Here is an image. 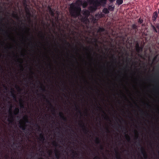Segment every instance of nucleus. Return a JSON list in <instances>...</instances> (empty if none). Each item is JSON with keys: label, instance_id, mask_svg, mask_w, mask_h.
I'll list each match as a JSON object with an SVG mask.
<instances>
[{"label": "nucleus", "instance_id": "nucleus-1", "mask_svg": "<svg viewBox=\"0 0 159 159\" xmlns=\"http://www.w3.org/2000/svg\"><path fill=\"white\" fill-rule=\"evenodd\" d=\"M83 5V7H85L87 5L86 2L83 3L82 1L77 0L75 3H72L70 5L69 9L70 14L71 17L76 18L81 15L80 5Z\"/></svg>", "mask_w": 159, "mask_h": 159}, {"label": "nucleus", "instance_id": "nucleus-2", "mask_svg": "<svg viewBox=\"0 0 159 159\" xmlns=\"http://www.w3.org/2000/svg\"><path fill=\"white\" fill-rule=\"evenodd\" d=\"M88 2L90 5H92L89 7V10L90 12H93L95 11L98 7L101 5V3L104 4H106V0H88Z\"/></svg>", "mask_w": 159, "mask_h": 159}, {"label": "nucleus", "instance_id": "nucleus-3", "mask_svg": "<svg viewBox=\"0 0 159 159\" xmlns=\"http://www.w3.org/2000/svg\"><path fill=\"white\" fill-rule=\"evenodd\" d=\"M8 103L10 104V107L9 110V112L10 114L9 118L8 119V121L10 123H12L14 121V116L12 115V113L11 108L12 107V104H11V102H9Z\"/></svg>", "mask_w": 159, "mask_h": 159}, {"label": "nucleus", "instance_id": "nucleus-4", "mask_svg": "<svg viewBox=\"0 0 159 159\" xmlns=\"http://www.w3.org/2000/svg\"><path fill=\"white\" fill-rule=\"evenodd\" d=\"M138 144L139 146L141 147L140 149L141 152L143 155L144 159H147L148 158V156L144 148L141 146V145L139 142L138 143Z\"/></svg>", "mask_w": 159, "mask_h": 159}, {"label": "nucleus", "instance_id": "nucleus-5", "mask_svg": "<svg viewBox=\"0 0 159 159\" xmlns=\"http://www.w3.org/2000/svg\"><path fill=\"white\" fill-rule=\"evenodd\" d=\"M42 96L45 99L46 102L48 103L49 105L50 106V107L52 108V111L53 112L54 114H55V112L56 111V109L53 106L51 103L50 102L48 99L46 98L45 96L43 94L42 95Z\"/></svg>", "mask_w": 159, "mask_h": 159}, {"label": "nucleus", "instance_id": "nucleus-6", "mask_svg": "<svg viewBox=\"0 0 159 159\" xmlns=\"http://www.w3.org/2000/svg\"><path fill=\"white\" fill-rule=\"evenodd\" d=\"M81 122L82 123L80 124V127L82 128V130L84 132L85 134H87V133L89 132L88 129L85 126L84 124L82 121H81Z\"/></svg>", "mask_w": 159, "mask_h": 159}, {"label": "nucleus", "instance_id": "nucleus-7", "mask_svg": "<svg viewBox=\"0 0 159 159\" xmlns=\"http://www.w3.org/2000/svg\"><path fill=\"white\" fill-rule=\"evenodd\" d=\"M59 115L60 117V118L62 119L63 120L65 121H67V118L64 116L63 115V114L62 112H60L59 113Z\"/></svg>", "mask_w": 159, "mask_h": 159}, {"label": "nucleus", "instance_id": "nucleus-8", "mask_svg": "<svg viewBox=\"0 0 159 159\" xmlns=\"http://www.w3.org/2000/svg\"><path fill=\"white\" fill-rule=\"evenodd\" d=\"M158 16V14L157 12H154L153 15L152 17V20L153 21H155L156 20V19Z\"/></svg>", "mask_w": 159, "mask_h": 159}, {"label": "nucleus", "instance_id": "nucleus-9", "mask_svg": "<svg viewBox=\"0 0 159 159\" xmlns=\"http://www.w3.org/2000/svg\"><path fill=\"white\" fill-rule=\"evenodd\" d=\"M55 155L57 159H59L60 155L59 151H58L56 149L55 150Z\"/></svg>", "mask_w": 159, "mask_h": 159}, {"label": "nucleus", "instance_id": "nucleus-10", "mask_svg": "<svg viewBox=\"0 0 159 159\" xmlns=\"http://www.w3.org/2000/svg\"><path fill=\"white\" fill-rule=\"evenodd\" d=\"M26 125L25 123L22 124L20 122L19 127L23 130H25L26 129Z\"/></svg>", "mask_w": 159, "mask_h": 159}, {"label": "nucleus", "instance_id": "nucleus-11", "mask_svg": "<svg viewBox=\"0 0 159 159\" xmlns=\"http://www.w3.org/2000/svg\"><path fill=\"white\" fill-rule=\"evenodd\" d=\"M15 91L13 89H11V96L15 100H16V96L14 93Z\"/></svg>", "mask_w": 159, "mask_h": 159}, {"label": "nucleus", "instance_id": "nucleus-12", "mask_svg": "<svg viewBox=\"0 0 159 159\" xmlns=\"http://www.w3.org/2000/svg\"><path fill=\"white\" fill-rule=\"evenodd\" d=\"M115 152L116 154V158L117 159H121L120 153L116 149H115Z\"/></svg>", "mask_w": 159, "mask_h": 159}, {"label": "nucleus", "instance_id": "nucleus-13", "mask_svg": "<svg viewBox=\"0 0 159 159\" xmlns=\"http://www.w3.org/2000/svg\"><path fill=\"white\" fill-rule=\"evenodd\" d=\"M115 6L113 4L109 5L108 7V9L109 11H113L115 9Z\"/></svg>", "mask_w": 159, "mask_h": 159}, {"label": "nucleus", "instance_id": "nucleus-14", "mask_svg": "<svg viewBox=\"0 0 159 159\" xmlns=\"http://www.w3.org/2000/svg\"><path fill=\"white\" fill-rule=\"evenodd\" d=\"M39 139L40 141L42 142H43L45 140V138L44 134L42 133H41L40 134Z\"/></svg>", "mask_w": 159, "mask_h": 159}, {"label": "nucleus", "instance_id": "nucleus-15", "mask_svg": "<svg viewBox=\"0 0 159 159\" xmlns=\"http://www.w3.org/2000/svg\"><path fill=\"white\" fill-rule=\"evenodd\" d=\"M25 10L26 15L29 17L31 16V15L29 9L28 8L26 7L25 8Z\"/></svg>", "mask_w": 159, "mask_h": 159}, {"label": "nucleus", "instance_id": "nucleus-16", "mask_svg": "<svg viewBox=\"0 0 159 159\" xmlns=\"http://www.w3.org/2000/svg\"><path fill=\"white\" fill-rule=\"evenodd\" d=\"M75 107L76 110L77 111L79 114H80V115H81L82 112H81V111L80 110V108L78 106V105L75 104Z\"/></svg>", "mask_w": 159, "mask_h": 159}, {"label": "nucleus", "instance_id": "nucleus-17", "mask_svg": "<svg viewBox=\"0 0 159 159\" xmlns=\"http://www.w3.org/2000/svg\"><path fill=\"white\" fill-rule=\"evenodd\" d=\"M39 83H40V84H41V86L40 87V89L42 91H43V92H45V91H46V89L43 86V84H41L39 81H38Z\"/></svg>", "mask_w": 159, "mask_h": 159}, {"label": "nucleus", "instance_id": "nucleus-18", "mask_svg": "<svg viewBox=\"0 0 159 159\" xmlns=\"http://www.w3.org/2000/svg\"><path fill=\"white\" fill-rule=\"evenodd\" d=\"M102 12L105 14H107L109 13V11L108 9L105 8L103 9Z\"/></svg>", "mask_w": 159, "mask_h": 159}, {"label": "nucleus", "instance_id": "nucleus-19", "mask_svg": "<svg viewBox=\"0 0 159 159\" xmlns=\"http://www.w3.org/2000/svg\"><path fill=\"white\" fill-rule=\"evenodd\" d=\"M19 109L18 108H16L15 109V110L14 111V115H17L19 113Z\"/></svg>", "mask_w": 159, "mask_h": 159}, {"label": "nucleus", "instance_id": "nucleus-20", "mask_svg": "<svg viewBox=\"0 0 159 159\" xmlns=\"http://www.w3.org/2000/svg\"><path fill=\"white\" fill-rule=\"evenodd\" d=\"M105 29L104 28L100 27L97 30L98 33H100L105 31Z\"/></svg>", "mask_w": 159, "mask_h": 159}, {"label": "nucleus", "instance_id": "nucleus-21", "mask_svg": "<svg viewBox=\"0 0 159 159\" xmlns=\"http://www.w3.org/2000/svg\"><path fill=\"white\" fill-rule=\"evenodd\" d=\"M143 47H144L143 45H142L141 46H140L139 47V51H136L137 52L139 53L140 52H142L143 50Z\"/></svg>", "mask_w": 159, "mask_h": 159}, {"label": "nucleus", "instance_id": "nucleus-22", "mask_svg": "<svg viewBox=\"0 0 159 159\" xmlns=\"http://www.w3.org/2000/svg\"><path fill=\"white\" fill-rule=\"evenodd\" d=\"M123 2V0H116V4L118 5H121Z\"/></svg>", "mask_w": 159, "mask_h": 159}, {"label": "nucleus", "instance_id": "nucleus-23", "mask_svg": "<svg viewBox=\"0 0 159 159\" xmlns=\"http://www.w3.org/2000/svg\"><path fill=\"white\" fill-rule=\"evenodd\" d=\"M95 143L97 144H100L101 141L100 139L98 137H96L95 140Z\"/></svg>", "mask_w": 159, "mask_h": 159}, {"label": "nucleus", "instance_id": "nucleus-24", "mask_svg": "<svg viewBox=\"0 0 159 159\" xmlns=\"http://www.w3.org/2000/svg\"><path fill=\"white\" fill-rule=\"evenodd\" d=\"M20 106L21 108H24V106L23 104V101L22 100L20 99Z\"/></svg>", "mask_w": 159, "mask_h": 159}, {"label": "nucleus", "instance_id": "nucleus-25", "mask_svg": "<svg viewBox=\"0 0 159 159\" xmlns=\"http://www.w3.org/2000/svg\"><path fill=\"white\" fill-rule=\"evenodd\" d=\"M12 16L13 17L17 19V20H18L19 19V17L17 14L13 13L12 14Z\"/></svg>", "mask_w": 159, "mask_h": 159}, {"label": "nucleus", "instance_id": "nucleus-26", "mask_svg": "<svg viewBox=\"0 0 159 159\" xmlns=\"http://www.w3.org/2000/svg\"><path fill=\"white\" fill-rule=\"evenodd\" d=\"M71 151L72 152V154L73 155V157H75V155L78 156V154L76 152L74 151L73 150H71Z\"/></svg>", "mask_w": 159, "mask_h": 159}, {"label": "nucleus", "instance_id": "nucleus-27", "mask_svg": "<svg viewBox=\"0 0 159 159\" xmlns=\"http://www.w3.org/2000/svg\"><path fill=\"white\" fill-rule=\"evenodd\" d=\"M82 21H83L84 22L86 23V22H89V20L87 18L85 17H83L82 18Z\"/></svg>", "mask_w": 159, "mask_h": 159}, {"label": "nucleus", "instance_id": "nucleus-28", "mask_svg": "<svg viewBox=\"0 0 159 159\" xmlns=\"http://www.w3.org/2000/svg\"><path fill=\"white\" fill-rule=\"evenodd\" d=\"M23 120H25L26 122L28 123L29 122L28 120V116L27 115H25L24 116L23 118Z\"/></svg>", "mask_w": 159, "mask_h": 159}, {"label": "nucleus", "instance_id": "nucleus-29", "mask_svg": "<svg viewBox=\"0 0 159 159\" xmlns=\"http://www.w3.org/2000/svg\"><path fill=\"white\" fill-rule=\"evenodd\" d=\"M140 47L139 44L138 43H137L135 45V49L136 51H139V48Z\"/></svg>", "mask_w": 159, "mask_h": 159}, {"label": "nucleus", "instance_id": "nucleus-30", "mask_svg": "<svg viewBox=\"0 0 159 159\" xmlns=\"http://www.w3.org/2000/svg\"><path fill=\"white\" fill-rule=\"evenodd\" d=\"M125 137L126 140L128 142H129L130 141V137L127 134L125 135Z\"/></svg>", "mask_w": 159, "mask_h": 159}, {"label": "nucleus", "instance_id": "nucleus-31", "mask_svg": "<svg viewBox=\"0 0 159 159\" xmlns=\"http://www.w3.org/2000/svg\"><path fill=\"white\" fill-rule=\"evenodd\" d=\"M132 29L134 30H136L137 29V26L135 24H133L132 25Z\"/></svg>", "mask_w": 159, "mask_h": 159}, {"label": "nucleus", "instance_id": "nucleus-32", "mask_svg": "<svg viewBox=\"0 0 159 159\" xmlns=\"http://www.w3.org/2000/svg\"><path fill=\"white\" fill-rule=\"evenodd\" d=\"M35 125H36V127L38 128V131H41V127L39 126V125L37 123L35 124Z\"/></svg>", "mask_w": 159, "mask_h": 159}, {"label": "nucleus", "instance_id": "nucleus-33", "mask_svg": "<svg viewBox=\"0 0 159 159\" xmlns=\"http://www.w3.org/2000/svg\"><path fill=\"white\" fill-rule=\"evenodd\" d=\"M119 128H120V129H125V131H126L127 129L125 127L122 126V125H120L119 124Z\"/></svg>", "mask_w": 159, "mask_h": 159}, {"label": "nucleus", "instance_id": "nucleus-34", "mask_svg": "<svg viewBox=\"0 0 159 159\" xmlns=\"http://www.w3.org/2000/svg\"><path fill=\"white\" fill-rule=\"evenodd\" d=\"M151 27H152V29H153V30L155 32H156V33H157V30L156 29L155 27L153 25H151Z\"/></svg>", "mask_w": 159, "mask_h": 159}, {"label": "nucleus", "instance_id": "nucleus-35", "mask_svg": "<svg viewBox=\"0 0 159 159\" xmlns=\"http://www.w3.org/2000/svg\"><path fill=\"white\" fill-rule=\"evenodd\" d=\"M143 19H141L140 18L139 19L138 22L140 24H142L143 22Z\"/></svg>", "mask_w": 159, "mask_h": 159}, {"label": "nucleus", "instance_id": "nucleus-36", "mask_svg": "<svg viewBox=\"0 0 159 159\" xmlns=\"http://www.w3.org/2000/svg\"><path fill=\"white\" fill-rule=\"evenodd\" d=\"M84 14L85 15H89V12L88 11H85L84 12Z\"/></svg>", "mask_w": 159, "mask_h": 159}, {"label": "nucleus", "instance_id": "nucleus-37", "mask_svg": "<svg viewBox=\"0 0 159 159\" xmlns=\"http://www.w3.org/2000/svg\"><path fill=\"white\" fill-rule=\"evenodd\" d=\"M93 23H95L97 22V20L95 18H93L92 20Z\"/></svg>", "mask_w": 159, "mask_h": 159}, {"label": "nucleus", "instance_id": "nucleus-38", "mask_svg": "<svg viewBox=\"0 0 159 159\" xmlns=\"http://www.w3.org/2000/svg\"><path fill=\"white\" fill-rule=\"evenodd\" d=\"M53 145L56 147L58 146V143L55 142H54L53 143Z\"/></svg>", "mask_w": 159, "mask_h": 159}, {"label": "nucleus", "instance_id": "nucleus-39", "mask_svg": "<svg viewBox=\"0 0 159 159\" xmlns=\"http://www.w3.org/2000/svg\"><path fill=\"white\" fill-rule=\"evenodd\" d=\"M97 108H99V109H101V110H102V112L103 113L105 114V115H106V113L104 112V111H103L102 110V108L101 107H99V106H97Z\"/></svg>", "mask_w": 159, "mask_h": 159}, {"label": "nucleus", "instance_id": "nucleus-40", "mask_svg": "<svg viewBox=\"0 0 159 159\" xmlns=\"http://www.w3.org/2000/svg\"><path fill=\"white\" fill-rule=\"evenodd\" d=\"M64 41L65 42V43H66V44L67 45H68L69 46H70V43L69 42H67L66 40L64 39Z\"/></svg>", "mask_w": 159, "mask_h": 159}, {"label": "nucleus", "instance_id": "nucleus-41", "mask_svg": "<svg viewBox=\"0 0 159 159\" xmlns=\"http://www.w3.org/2000/svg\"><path fill=\"white\" fill-rule=\"evenodd\" d=\"M47 8H48V10L49 11V10L51 11V10L52 9V8L50 6H48Z\"/></svg>", "mask_w": 159, "mask_h": 159}, {"label": "nucleus", "instance_id": "nucleus-42", "mask_svg": "<svg viewBox=\"0 0 159 159\" xmlns=\"http://www.w3.org/2000/svg\"><path fill=\"white\" fill-rule=\"evenodd\" d=\"M54 11H53V12H52V13H50V15H51L52 16H53V17H54L55 16V13H54Z\"/></svg>", "mask_w": 159, "mask_h": 159}, {"label": "nucleus", "instance_id": "nucleus-43", "mask_svg": "<svg viewBox=\"0 0 159 159\" xmlns=\"http://www.w3.org/2000/svg\"><path fill=\"white\" fill-rule=\"evenodd\" d=\"M94 159H101L99 157L97 156L95 157H94Z\"/></svg>", "mask_w": 159, "mask_h": 159}, {"label": "nucleus", "instance_id": "nucleus-44", "mask_svg": "<svg viewBox=\"0 0 159 159\" xmlns=\"http://www.w3.org/2000/svg\"><path fill=\"white\" fill-rule=\"evenodd\" d=\"M53 11H54V10H53V9H52L50 10H49V13L50 14L51 13H52V12H53Z\"/></svg>", "mask_w": 159, "mask_h": 159}, {"label": "nucleus", "instance_id": "nucleus-45", "mask_svg": "<svg viewBox=\"0 0 159 159\" xmlns=\"http://www.w3.org/2000/svg\"><path fill=\"white\" fill-rule=\"evenodd\" d=\"M100 149L101 150H103L104 149L103 146L101 145L100 146Z\"/></svg>", "mask_w": 159, "mask_h": 159}, {"label": "nucleus", "instance_id": "nucleus-46", "mask_svg": "<svg viewBox=\"0 0 159 159\" xmlns=\"http://www.w3.org/2000/svg\"><path fill=\"white\" fill-rule=\"evenodd\" d=\"M156 28L159 30V24H157L156 25Z\"/></svg>", "mask_w": 159, "mask_h": 159}, {"label": "nucleus", "instance_id": "nucleus-47", "mask_svg": "<svg viewBox=\"0 0 159 159\" xmlns=\"http://www.w3.org/2000/svg\"><path fill=\"white\" fill-rule=\"evenodd\" d=\"M20 67L21 68V70L22 71H23V66H22V65L21 64H20Z\"/></svg>", "mask_w": 159, "mask_h": 159}, {"label": "nucleus", "instance_id": "nucleus-48", "mask_svg": "<svg viewBox=\"0 0 159 159\" xmlns=\"http://www.w3.org/2000/svg\"><path fill=\"white\" fill-rule=\"evenodd\" d=\"M52 151L51 150H50L49 151V155H52Z\"/></svg>", "mask_w": 159, "mask_h": 159}, {"label": "nucleus", "instance_id": "nucleus-49", "mask_svg": "<svg viewBox=\"0 0 159 159\" xmlns=\"http://www.w3.org/2000/svg\"><path fill=\"white\" fill-rule=\"evenodd\" d=\"M135 132L137 133V132L136 131H135ZM139 138V136H138V134H137V135L136 136V139H138Z\"/></svg>", "mask_w": 159, "mask_h": 159}, {"label": "nucleus", "instance_id": "nucleus-50", "mask_svg": "<svg viewBox=\"0 0 159 159\" xmlns=\"http://www.w3.org/2000/svg\"><path fill=\"white\" fill-rule=\"evenodd\" d=\"M112 57L114 60H115V61H116V58L114 56V55H112Z\"/></svg>", "mask_w": 159, "mask_h": 159}, {"label": "nucleus", "instance_id": "nucleus-51", "mask_svg": "<svg viewBox=\"0 0 159 159\" xmlns=\"http://www.w3.org/2000/svg\"><path fill=\"white\" fill-rule=\"evenodd\" d=\"M157 56H155V57L154 58H153V61H155L156 59H157Z\"/></svg>", "mask_w": 159, "mask_h": 159}, {"label": "nucleus", "instance_id": "nucleus-52", "mask_svg": "<svg viewBox=\"0 0 159 159\" xmlns=\"http://www.w3.org/2000/svg\"><path fill=\"white\" fill-rule=\"evenodd\" d=\"M106 130L107 133H109L110 132L109 130L107 128H106Z\"/></svg>", "mask_w": 159, "mask_h": 159}, {"label": "nucleus", "instance_id": "nucleus-53", "mask_svg": "<svg viewBox=\"0 0 159 159\" xmlns=\"http://www.w3.org/2000/svg\"><path fill=\"white\" fill-rule=\"evenodd\" d=\"M40 33L41 34V37H42L43 38H44L45 37L44 35L43 34V33L42 32H41Z\"/></svg>", "mask_w": 159, "mask_h": 159}, {"label": "nucleus", "instance_id": "nucleus-54", "mask_svg": "<svg viewBox=\"0 0 159 159\" xmlns=\"http://www.w3.org/2000/svg\"><path fill=\"white\" fill-rule=\"evenodd\" d=\"M26 0H24V4L25 5H26Z\"/></svg>", "mask_w": 159, "mask_h": 159}, {"label": "nucleus", "instance_id": "nucleus-55", "mask_svg": "<svg viewBox=\"0 0 159 159\" xmlns=\"http://www.w3.org/2000/svg\"><path fill=\"white\" fill-rule=\"evenodd\" d=\"M25 29L27 30H28V31L29 32L30 30V29L26 27H25Z\"/></svg>", "mask_w": 159, "mask_h": 159}, {"label": "nucleus", "instance_id": "nucleus-56", "mask_svg": "<svg viewBox=\"0 0 159 159\" xmlns=\"http://www.w3.org/2000/svg\"><path fill=\"white\" fill-rule=\"evenodd\" d=\"M3 87H4V88L6 90H7V87L5 85H3Z\"/></svg>", "mask_w": 159, "mask_h": 159}, {"label": "nucleus", "instance_id": "nucleus-57", "mask_svg": "<svg viewBox=\"0 0 159 159\" xmlns=\"http://www.w3.org/2000/svg\"><path fill=\"white\" fill-rule=\"evenodd\" d=\"M107 119L109 120V118L108 117V116H107L106 115V117H105V119Z\"/></svg>", "mask_w": 159, "mask_h": 159}, {"label": "nucleus", "instance_id": "nucleus-58", "mask_svg": "<svg viewBox=\"0 0 159 159\" xmlns=\"http://www.w3.org/2000/svg\"><path fill=\"white\" fill-rule=\"evenodd\" d=\"M130 60V58H127L126 61L127 62H129V61Z\"/></svg>", "mask_w": 159, "mask_h": 159}, {"label": "nucleus", "instance_id": "nucleus-59", "mask_svg": "<svg viewBox=\"0 0 159 159\" xmlns=\"http://www.w3.org/2000/svg\"><path fill=\"white\" fill-rule=\"evenodd\" d=\"M81 46L84 48H85L86 50H88L89 49L88 48H85L83 45H81Z\"/></svg>", "mask_w": 159, "mask_h": 159}, {"label": "nucleus", "instance_id": "nucleus-60", "mask_svg": "<svg viewBox=\"0 0 159 159\" xmlns=\"http://www.w3.org/2000/svg\"><path fill=\"white\" fill-rule=\"evenodd\" d=\"M115 0H109L110 2H113Z\"/></svg>", "mask_w": 159, "mask_h": 159}, {"label": "nucleus", "instance_id": "nucleus-61", "mask_svg": "<svg viewBox=\"0 0 159 159\" xmlns=\"http://www.w3.org/2000/svg\"><path fill=\"white\" fill-rule=\"evenodd\" d=\"M94 42H95V43H96L97 42V39H94Z\"/></svg>", "mask_w": 159, "mask_h": 159}, {"label": "nucleus", "instance_id": "nucleus-62", "mask_svg": "<svg viewBox=\"0 0 159 159\" xmlns=\"http://www.w3.org/2000/svg\"><path fill=\"white\" fill-rule=\"evenodd\" d=\"M17 87L18 89H20V90H21V89L19 87L17 86Z\"/></svg>", "mask_w": 159, "mask_h": 159}, {"label": "nucleus", "instance_id": "nucleus-63", "mask_svg": "<svg viewBox=\"0 0 159 159\" xmlns=\"http://www.w3.org/2000/svg\"><path fill=\"white\" fill-rule=\"evenodd\" d=\"M140 111H141V112L142 113H144V112L142 110H140Z\"/></svg>", "mask_w": 159, "mask_h": 159}, {"label": "nucleus", "instance_id": "nucleus-64", "mask_svg": "<svg viewBox=\"0 0 159 159\" xmlns=\"http://www.w3.org/2000/svg\"><path fill=\"white\" fill-rule=\"evenodd\" d=\"M16 143H14L13 144L14 145H15Z\"/></svg>", "mask_w": 159, "mask_h": 159}]
</instances>
